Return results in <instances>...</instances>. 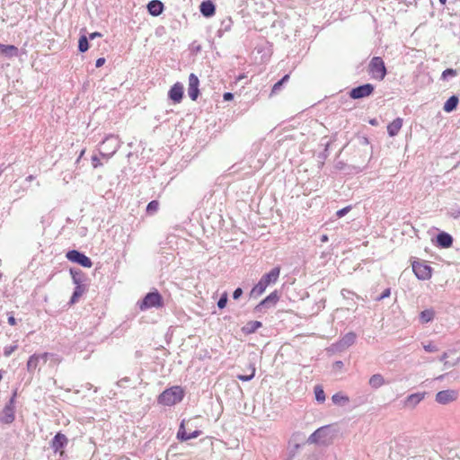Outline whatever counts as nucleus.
<instances>
[{
  "instance_id": "obj_1",
  "label": "nucleus",
  "mask_w": 460,
  "mask_h": 460,
  "mask_svg": "<svg viewBox=\"0 0 460 460\" xmlns=\"http://www.w3.org/2000/svg\"><path fill=\"white\" fill-rule=\"evenodd\" d=\"M280 274V268L275 267L269 273L264 274L260 281L252 288L249 296L251 298H257L261 296L266 290L267 287L274 284L279 279Z\"/></svg>"
},
{
  "instance_id": "obj_2",
  "label": "nucleus",
  "mask_w": 460,
  "mask_h": 460,
  "mask_svg": "<svg viewBox=\"0 0 460 460\" xmlns=\"http://www.w3.org/2000/svg\"><path fill=\"white\" fill-rule=\"evenodd\" d=\"M184 396V391L181 386H172L164 390L158 397V402L163 405L172 406L180 402Z\"/></svg>"
},
{
  "instance_id": "obj_3",
  "label": "nucleus",
  "mask_w": 460,
  "mask_h": 460,
  "mask_svg": "<svg viewBox=\"0 0 460 460\" xmlns=\"http://www.w3.org/2000/svg\"><path fill=\"white\" fill-rule=\"evenodd\" d=\"M120 140L117 136L110 135L101 144L100 155L106 159L111 158L119 148Z\"/></svg>"
},
{
  "instance_id": "obj_4",
  "label": "nucleus",
  "mask_w": 460,
  "mask_h": 460,
  "mask_svg": "<svg viewBox=\"0 0 460 460\" xmlns=\"http://www.w3.org/2000/svg\"><path fill=\"white\" fill-rule=\"evenodd\" d=\"M164 305V299L161 294L157 291H152L147 293L141 303L139 304V308L141 311H145L153 307L159 308Z\"/></svg>"
},
{
  "instance_id": "obj_5",
  "label": "nucleus",
  "mask_w": 460,
  "mask_h": 460,
  "mask_svg": "<svg viewBox=\"0 0 460 460\" xmlns=\"http://www.w3.org/2000/svg\"><path fill=\"white\" fill-rule=\"evenodd\" d=\"M368 73L373 78L383 80L386 75V67L384 60L380 57H374L368 65Z\"/></svg>"
},
{
  "instance_id": "obj_6",
  "label": "nucleus",
  "mask_w": 460,
  "mask_h": 460,
  "mask_svg": "<svg viewBox=\"0 0 460 460\" xmlns=\"http://www.w3.org/2000/svg\"><path fill=\"white\" fill-rule=\"evenodd\" d=\"M330 432L328 426L321 427L310 435L307 442L310 444L326 445L331 441Z\"/></svg>"
},
{
  "instance_id": "obj_7",
  "label": "nucleus",
  "mask_w": 460,
  "mask_h": 460,
  "mask_svg": "<svg viewBox=\"0 0 460 460\" xmlns=\"http://www.w3.org/2000/svg\"><path fill=\"white\" fill-rule=\"evenodd\" d=\"M66 257L72 262H75L84 268H91L93 262L89 257H87L84 253L77 251L71 250L66 252Z\"/></svg>"
},
{
  "instance_id": "obj_8",
  "label": "nucleus",
  "mask_w": 460,
  "mask_h": 460,
  "mask_svg": "<svg viewBox=\"0 0 460 460\" xmlns=\"http://www.w3.org/2000/svg\"><path fill=\"white\" fill-rule=\"evenodd\" d=\"M375 87L372 84H365L355 88H352L349 92V97L351 99H362L370 96L374 93Z\"/></svg>"
},
{
  "instance_id": "obj_9",
  "label": "nucleus",
  "mask_w": 460,
  "mask_h": 460,
  "mask_svg": "<svg viewBox=\"0 0 460 460\" xmlns=\"http://www.w3.org/2000/svg\"><path fill=\"white\" fill-rule=\"evenodd\" d=\"M279 299V296L278 291H273L269 296H267L263 300H261L254 308V311L257 313H263L267 309L273 307Z\"/></svg>"
},
{
  "instance_id": "obj_10",
  "label": "nucleus",
  "mask_w": 460,
  "mask_h": 460,
  "mask_svg": "<svg viewBox=\"0 0 460 460\" xmlns=\"http://www.w3.org/2000/svg\"><path fill=\"white\" fill-rule=\"evenodd\" d=\"M68 439L61 432H58L50 442V447L55 453H59L60 456L64 455V448L67 446Z\"/></svg>"
},
{
  "instance_id": "obj_11",
  "label": "nucleus",
  "mask_w": 460,
  "mask_h": 460,
  "mask_svg": "<svg viewBox=\"0 0 460 460\" xmlns=\"http://www.w3.org/2000/svg\"><path fill=\"white\" fill-rule=\"evenodd\" d=\"M412 270L419 279L426 280L431 277V267L423 262L414 261Z\"/></svg>"
},
{
  "instance_id": "obj_12",
  "label": "nucleus",
  "mask_w": 460,
  "mask_h": 460,
  "mask_svg": "<svg viewBox=\"0 0 460 460\" xmlns=\"http://www.w3.org/2000/svg\"><path fill=\"white\" fill-rule=\"evenodd\" d=\"M49 354L47 352L42 353V354L31 355L27 361V365H26L27 371L30 374H33L35 372V370L38 368V367L40 366V360L43 359V364H46L49 359Z\"/></svg>"
},
{
  "instance_id": "obj_13",
  "label": "nucleus",
  "mask_w": 460,
  "mask_h": 460,
  "mask_svg": "<svg viewBox=\"0 0 460 460\" xmlns=\"http://www.w3.org/2000/svg\"><path fill=\"white\" fill-rule=\"evenodd\" d=\"M14 396H15V394L4 406L3 412H2V416L0 418V420L5 424L12 423L15 419V416H14Z\"/></svg>"
},
{
  "instance_id": "obj_14",
  "label": "nucleus",
  "mask_w": 460,
  "mask_h": 460,
  "mask_svg": "<svg viewBox=\"0 0 460 460\" xmlns=\"http://www.w3.org/2000/svg\"><path fill=\"white\" fill-rule=\"evenodd\" d=\"M458 393L456 390H443L436 394V402L440 404H447L457 399Z\"/></svg>"
},
{
  "instance_id": "obj_15",
  "label": "nucleus",
  "mask_w": 460,
  "mask_h": 460,
  "mask_svg": "<svg viewBox=\"0 0 460 460\" xmlns=\"http://www.w3.org/2000/svg\"><path fill=\"white\" fill-rule=\"evenodd\" d=\"M199 80L198 76L195 74L191 73L189 75L188 94L192 101H196L199 95Z\"/></svg>"
},
{
  "instance_id": "obj_16",
  "label": "nucleus",
  "mask_w": 460,
  "mask_h": 460,
  "mask_svg": "<svg viewBox=\"0 0 460 460\" xmlns=\"http://www.w3.org/2000/svg\"><path fill=\"white\" fill-rule=\"evenodd\" d=\"M168 97L174 103H180L183 97V85L181 83L174 84L168 92Z\"/></svg>"
},
{
  "instance_id": "obj_17",
  "label": "nucleus",
  "mask_w": 460,
  "mask_h": 460,
  "mask_svg": "<svg viewBox=\"0 0 460 460\" xmlns=\"http://www.w3.org/2000/svg\"><path fill=\"white\" fill-rule=\"evenodd\" d=\"M426 393H415L408 395L403 402V406L407 409H414L424 398Z\"/></svg>"
},
{
  "instance_id": "obj_18",
  "label": "nucleus",
  "mask_w": 460,
  "mask_h": 460,
  "mask_svg": "<svg viewBox=\"0 0 460 460\" xmlns=\"http://www.w3.org/2000/svg\"><path fill=\"white\" fill-rule=\"evenodd\" d=\"M356 340L357 334L354 332H349L340 339L336 346L339 349H345L354 344Z\"/></svg>"
},
{
  "instance_id": "obj_19",
  "label": "nucleus",
  "mask_w": 460,
  "mask_h": 460,
  "mask_svg": "<svg viewBox=\"0 0 460 460\" xmlns=\"http://www.w3.org/2000/svg\"><path fill=\"white\" fill-rule=\"evenodd\" d=\"M200 430H194L193 432H187L184 428V420L181 423L177 432V438L181 441H187L191 438H198L200 435Z\"/></svg>"
},
{
  "instance_id": "obj_20",
  "label": "nucleus",
  "mask_w": 460,
  "mask_h": 460,
  "mask_svg": "<svg viewBox=\"0 0 460 460\" xmlns=\"http://www.w3.org/2000/svg\"><path fill=\"white\" fill-rule=\"evenodd\" d=\"M437 244L441 248H449L453 244V237L446 232H441L437 235Z\"/></svg>"
},
{
  "instance_id": "obj_21",
  "label": "nucleus",
  "mask_w": 460,
  "mask_h": 460,
  "mask_svg": "<svg viewBox=\"0 0 460 460\" xmlns=\"http://www.w3.org/2000/svg\"><path fill=\"white\" fill-rule=\"evenodd\" d=\"M147 10L151 15L158 16L164 11V4L159 0H152L147 4Z\"/></svg>"
},
{
  "instance_id": "obj_22",
  "label": "nucleus",
  "mask_w": 460,
  "mask_h": 460,
  "mask_svg": "<svg viewBox=\"0 0 460 460\" xmlns=\"http://www.w3.org/2000/svg\"><path fill=\"white\" fill-rule=\"evenodd\" d=\"M199 11H200V13H202L203 16H205V17H211L212 15L215 14L216 6L209 0L203 1L200 4V5H199Z\"/></svg>"
},
{
  "instance_id": "obj_23",
  "label": "nucleus",
  "mask_w": 460,
  "mask_h": 460,
  "mask_svg": "<svg viewBox=\"0 0 460 460\" xmlns=\"http://www.w3.org/2000/svg\"><path fill=\"white\" fill-rule=\"evenodd\" d=\"M19 53L18 49L13 45H4L0 43V54L7 58L17 57Z\"/></svg>"
},
{
  "instance_id": "obj_24",
  "label": "nucleus",
  "mask_w": 460,
  "mask_h": 460,
  "mask_svg": "<svg viewBox=\"0 0 460 460\" xmlns=\"http://www.w3.org/2000/svg\"><path fill=\"white\" fill-rule=\"evenodd\" d=\"M402 126V119L401 118H396L387 126V132L390 137L396 136Z\"/></svg>"
},
{
  "instance_id": "obj_25",
  "label": "nucleus",
  "mask_w": 460,
  "mask_h": 460,
  "mask_svg": "<svg viewBox=\"0 0 460 460\" xmlns=\"http://www.w3.org/2000/svg\"><path fill=\"white\" fill-rule=\"evenodd\" d=\"M261 326H262V323L260 321H250V322L246 323V324L242 327V332L244 334H252V333H254Z\"/></svg>"
},
{
  "instance_id": "obj_26",
  "label": "nucleus",
  "mask_w": 460,
  "mask_h": 460,
  "mask_svg": "<svg viewBox=\"0 0 460 460\" xmlns=\"http://www.w3.org/2000/svg\"><path fill=\"white\" fill-rule=\"evenodd\" d=\"M458 103H459V98L456 95H452L444 103L443 110L446 112H452L453 111H455L457 108Z\"/></svg>"
},
{
  "instance_id": "obj_27",
  "label": "nucleus",
  "mask_w": 460,
  "mask_h": 460,
  "mask_svg": "<svg viewBox=\"0 0 460 460\" xmlns=\"http://www.w3.org/2000/svg\"><path fill=\"white\" fill-rule=\"evenodd\" d=\"M85 291H86L85 285H84V284L75 285V290L73 292V295L70 298L69 303L71 305L75 304Z\"/></svg>"
},
{
  "instance_id": "obj_28",
  "label": "nucleus",
  "mask_w": 460,
  "mask_h": 460,
  "mask_svg": "<svg viewBox=\"0 0 460 460\" xmlns=\"http://www.w3.org/2000/svg\"><path fill=\"white\" fill-rule=\"evenodd\" d=\"M368 384L372 388L377 389L384 385L385 384V381L382 375L375 374L369 378Z\"/></svg>"
},
{
  "instance_id": "obj_29",
  "label": "nucleus",
  "mask_w": 460,
  "mask_h": 460,
  "mask_svg": "<svg viewBox=\"0 0 460 460\" xmlns=\"http://www.w3.org/2000/svg\"><path fill=\"white\" fill-rule=\"evenodd\" d=\"M70 274L72 276V279L74 284H83L84 280V275L79 269H70Z\"/></svg>"
},
{
  "instance_id": "obj_30",
  "label": "nucleus",
  "mask_w": 460,
  "mask_h": 460,
  "mask_svg": "<svg viewBox=\"0 0 460 460\" xmlns=\"http://www.w3.org/2000/svg\"><path fill=\"white\" fill-rule=\"evenodd\" d=\"M332 401L336 405H345L349 402V399L348 396L343 395L341 393H336L332 396Z\"/></svg>"
},
{
  "instance_id": "obj_31",
  "label": "nucleus",
  "mask_w": 460,
  "mask_h": 460,
  "mask_svg": "<svg viewBox=\"0 0 460 460\" xmlns=\"http://www.w3.org/2000/svg\"><path fill=\"white\" fill-rule=\"evenodd\" d=\"M435 313L432 309H426L422 311L420 314V319L421 323H427L431 322L434 319Z\"/></svg>"
},
{
  "instance_id": "obj_32",
  "label": "nucleus",
  "mask_w": 460,
  "mask_h": 460,
  "mask_svg": "<svg viewBox=\"0 0 460 460\" xmlns=\"http://www.w3.org/2000/svg\"><path fill=\"white\" fill-rule=\"evenodd\" d=\"M288 79H289V75H284V76H283L279 81H278V82L273 85V87H272V89H271V94H276V93H278L281 90V88H282L283 84H284L286 82H288Z\"/></svg>"
},
{
  "instance_id": "obj_33",
  "label": "nucleus",
  "mask_w": 460,
  "mask_h": 460,
  "mask_svg": "<svg viewBox=\"0 0 460 460\" xmlns=\"http://www.w3.org/2000/svg\"><path fill=\"white\" fill-rule=\"evenodd\" d=\"M89 49L88 38L85 35H82L78 40V50L82 53Z\"/></svg>"
},
{
  "instance_id": "obj_34",
  "label": "nucleus",
  "mask_w": 460,
  "mask_h": 460,
  "mask_svg": "<svg viewBox=\"0 0 460 460\" xmlns=\"http://www.w3.org/2000/svg\"><path fill=\"white\" fill-rule=\"evenodd\" d=\"M158 208L159 202L157 200H152L146 206V213L149 215H154L157 212Z\"/></svg>"
},
{
  "instance_id": "obj_35",
  "label": "nucleus",
  "mask_w": 460,
  "mask_h": 460,
  "mask_svg": "<svg viewBox=\"0 0 460 460\" xmlns=\"http://www.w3.org/2000/svg\"><path fill=\"white\" fill-rule=\"evenodd\" d=\"M314 394L317 402H323L325 401V394L321 386L316 385L314 387Z\"/></svg>"
},
{
  "instance_id": "obj_36",
  "label": "nucleus",
  "mask_w": 460,
  "mask_h": 460,
  "mask_svg": "<svg viewBox=\"0 0 460 460\" xmlns=\"http://www.w3.org/2000/svg\"><path fill=\"white\" fill-rule=\"evenodd\" d=\"M457 75V71L453 68H447L442 72L441 79L447 80L449 77H455Z\"/></svg>"
},
{
  "instance_id": "obj_37",
  "label": "nucleus",
  "mask_w": 460,
  "mask_h": 460,
  "mask_svg": "<svg viewBox=\"0 0 460 460\" xmlns=\"http://www.w3.org/2000/svg\"><path fill=\"white\" fill-rule=\"evenodd\" d=\"M227 301H228V296H227V293L226 292H224L219 300L217 301V306L218 308L220 309H223L226 306V304H227Z\"/></svg>"
},
{
  "instance_id": "obj_38",
  "label": "nucleus",
  "mask_w": 460,
  "mask_h": 460,
  "mask_svg": "<svg viewBox=\"0 0 460 460\" xmlns=\"http://www.w3.org/2000/svg\"><path fill=\"white\" fill-rule=\"evenodd\" d=\"M18 346L16 344L6 346L4 349V355L5 357H10L11 354L17 349Z\"/></svg>"
},
{
  "instance_id": "obj_39",
  "label": "nucleus",
  "mask_w": 460,
  "mask_h": 460,
  "mask_svg": "<svg viewBox=\"0 0 460 460\" xmlns=\"http://www.w3.org/2000/svg\"><path fill=\"white\" fill-rule=\"evenodd\" d=\"M254 373H255V368H252V374L251 375H238L237 376V378L241 381H250L253 378L254 376Z\"/></svg>"
},
{
  "instance_id": "obj_40",
  "label": "nucleus",
  "mask_w": 460,
  "mask_h": 460,
  "mask_svg": "<svg viewBox=\"0 0 460 460\" xmlns=\"http://www.w3.org/2000/svg\"><path fill=\"white\" fill-rule=\"evenodd\" d=\"M351 210V206H347L336 212V216L341 218Z\"/></svg>"
},
{
  "instance_id": "obj_41",
  "label": "nucleus",
  "mask_w": 460,
  "mask_h": 460,
  "mask_svg": "<svg viewBox=\"0 0 460 460\" xmlns=\"http://www.w3.org/2000/svg\"><path fill=\"white\" fill-rule=\"evenodd\" d=\"M423 348L427 352H436L438 350V347L432 343L424 345Z\"/></svg>"
},
{
  "instance_id": "obj_42",
  "label": "nucleus",
  "mask_w": 460,
  "mask_h": 460,
  "mask_svg": "<svg viewBox=\"0 0 460 460\" xmlns=\"http://www.w3.org/2000/svg\"><path fill=\"white\" fill-rule=\"evenodd\" d=\"M391 294L390 288H386L383 291V293L376 298L377 301H381L386 297H388Z\"/></svg>"
},
{
  "instance_id": "obj_43",
  "label": "nucleus",
  "mask_w": 460,
  "mask_h": 460,
  "mask_svg": "<svg viewBox=\"0 0 460 460\" xmlns=\"http://www.w3.org/2000/svg\"><path fill=\"white\" fill-rule=\"evenodd\" d=\"M449 215L454 218H460V208H452L449 211Z\"/></svg>"
},
{
  "instance_id": "obj_44",
  "label": "nucleus",
  "mask_w": 460,
  "mask_h": 460,
  "mask_svg": "<svg viewBox=\"0 0 460 460\" xmlns=\"http://www.w3.org/2000/svg\"><path fill=\"white\" fill-rule=\"evenodd\" d=\"M243 293V289L241 288H237L233 293V298L234 300L239 299L242 296Z\"/></svg>"
},
{
  "instance_id": "obj_45",
  "label": "nucleus",
  "mask_w": 460,
  "mask_h": 460,
  "mask_svg": "<svg viewBox=\"0 0 460 460\" xmlns=\"http://www.w3.org/2000/svg\"><path fill=\"white\" fill-rule=\"evenodd\" d=\"M92 164L93 168H97L102 165L100 159L96 155L92 156Z\"/></svg>"
},
{
  "instance_id": "obj_46",
  "label": "nucleus",
  "mask_w": 460,
  "mask_h": 460,
  "mask_svg": "<svg viewBox=\"0 0 460 460\" xmlns=\"http://www.w3.org/2000/svg\"><path fill=\"white\" fill-rule=\"evenodd\" d=\"M233 98H234V94L232 93H225L223 95L224 101H226V102L233 100Z\"/></svg>"
},
{
  "instance_id": "obj_47",
  "label": "nucleus",
  "mask_w": 460,
  "mask_h": 460,
  "mask_svg": "<svg viewBox=\"0 0 460 460\" xmlns=\"http://www.w3.org/2000/svg\"><path fill=\"white\" fill-rule=\"evenodd\" d=\"M105 63V58H99L97 60H96V63H95V66L96 67H101L104 65Z\"/></svg>"
},
{
  "instance_id": "obj_48",
  "label": "nucleus",
  "mask_w": 460,
  "mask_h": 460,
  "mask_svg": "<svg viewBox=\"0 0 460 460\" xmlns=\"http://www.w3.org/2000/svg\"><path fill=\"white\" fill-rule=\"evenodd\" d=\"M129 382V378L128 377H124L122 379H120L119 382H118V385L122 387L124 386V384Z\"/></svg>"
},
{
  "instance_id": "obj_49",
  "label": "nucleus",
  "mask_w": 460,
  "mask_h": 460,
  "mask_svg": "<svg viewBox=\"0 0 460 460\" xmlns=\"http://www.w3.org/2000/svg\"><path fill=\"white\" fill-rule=\"evenodd\" d=\"M8 323H9L10 325H15V324H16V319L14 318V316H13V315H10V316L8 317Z\"/></svg>"
},
{
  "instance_id": "obj_50",
  "label": "nucleus",
  "mask_w": 460,
  "mask_h": 460,
  "mask_svg": "<svg viewBox=\"0 0 460 460\" xmlns=\"http://www.w3.org/2000/svg\"><path fill=\"white\" fill-rule=\"evenodd\" d=\"M97 37H102V34L100 32H97V31L96 32H93V33H91L89 35V39L90 40H93V39H95Z\"/></svg>"
},
{
  "instance_id": "obj_51",
  "label": "nucleus",
  "mask_w": 460,
  "mask_h": 460,
  "mask_svg": "<svg viewBox=\"0 0 460 460\" xmlns=\"http://www.w3.org/2000/svg\"><path fill=\"white\" fill-rule=\"evenodd\" d=\"M348 294H352V292H350L349 290L345 289V288H343V289L341 290V295H342L344 297H346V296H348Z\"/></svg>"
},
{
  "instance_id": "obj_52",
  "label": "nucleus",
  "mask_w": 460,
  "mask_h": 460,
  "mask_svg": "<svg viewBox=\"0 0 460 460\" xmlns=\"http://www.w3.org/2000/svg\"><path fill=\"white\" fill-rule=\"evenodd\" d=\"M447 358V352H444L441 357L439 358V360L440 361H445L446 358Z\"/></svg>"
},
{
  "instance_id": "obj_53",
  "label": "nucleus",
  "mask_w": 460,
  "mask_h": 460,
  "mask_svg": "<svg viewBox=\"0 0 460 460\" xmlns=\"http://www.w3.org/2000/svg\"><path fill=\"white\" fill-rule=\"evenodd\" d=\"M334 365H335V367H337L341 368V367H343V362H342V361H336V362L334 363Z\"/></svg>"
},
{
  "instance_id": "obj_54",
  "label": "nucleus",
  "mask_w": 460,
  "mask_h": 460,
  "mask_svg": "<svg viewBox=\"0 0 460 460\" xmlns=\"http://www.w3.org/2000/svg\"><path fill=\"white\" fill-rule=\"evenodd\" d=\"M369 123L373 126H376L377 125V120L376 119H370L369 120Z\"/></svg>"
},
{
  "instance_id": "obj_55",
  "label": "nucleus",
  "mask_w": 460,
  "mask_h": 460,
  "mask_svg": "<svg viewBox=\"0 0 460 460\" xmlns=\"http://www.w3.org/2000/svg\"><path fill=\"white\" fill-rule=\"evenodd\" d=\"M327 240H328L327 235H325V234L322 235V237H321L322 242H326Z\"/></svg>"
},
{
  "instance_id": "obj_56",
  "label": "nucleus",
  "mask_w": 460,
  "mask_h": 460,
  "mask_svg": "<svg viewBox=\"0 0 460 460\" xmlns=\"http://www.w3.org/2000/svg\"><path fill=\"white\" fill-rule=\"evenodd\" d=\"M33 179L34 177L32 175H29L26 180L31 181Z\"/></svg>"
},
{
  "instance_id": "obj_57",
  "label": "nucleus",
  "mask_w": 460,
  "mask_h": 460,
  "mask_svg": "<svg viewBox=\"0 0 460 460\" xmlns=\"http://www.w3.org/2000/svg\"><path fill=\"white\" fill-rule=\"evenodd\" d=\"M84 150H82V151H81V153H80V155H79V157H78V159H77V162H78V161L80 160V158L84 155Z\"/></svg>"
},
{
  "instance_id": "obj_58",
  "label": "nucleus",
  "mask_w": 460,
  "mask_h": 460,
  "mask_svg": "<svg viewBox=\"0 0 460 460\" xmlns=\"http://www.w3.org/2000/svg\"><path fill=\"white\" fill-rule=\"evenodd\" d=\"M439 2L442 4H445L447 0H439Z\"/></svg>"
},
{
  "instance_id": "obj_59",
  "label": "nucleus",
  "mask_w": 460,
  "mask_h": 460,
  "mask_svg": "<svg viewBox=\"0 0 460 460\" xmlns=\"http://www.w3.org/2000/svg\"><path fill=\"white\" fill-rule=\"evenodd\" d=\"M244 77H245L244 75H240V76L238 77V80H241V79H243V78H244Z\"/></svg>"
},
{
  "instance_id": "obj_60",
  "label": "nucleus",
  "mask_w": 460,
  "mask_h": 460,
  "mask_svg": "<svg viewBox=\"0 0 460 460\" xmlns=\"http://www.w3.org/2000/svg\"><path fill=\"white\" fill-rule=\"evenodd\" d=\"M41 364H42V365H44V364H43V359H40V365H41Z\"/></svg>"
},
{
  "instance_id": "obj_61",
  "label": "nucleus",
  "mask_w": 460,
  "mask_h": 460,
  "mask_svg": "<svg viewBox=\"0 0 460 460\" xmlns=\"http://www.w3.org/2000/svg\"><path fill=\"white\" fill-rule=\"evenodd\" d=\"M41 364H42V365H44V364H43V359H40V365H41Z\"/></svg>"
}]
</instances>
